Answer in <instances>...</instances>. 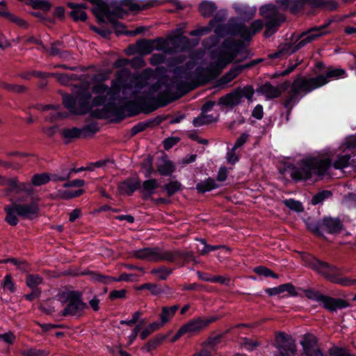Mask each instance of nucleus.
Listing matches in <instances>:
<instances>
[{
    "label": "nucleus",
    "instance_id": "obj_1",
    "mask_svg": "<svg viewBox=\"0 0 356 356\" xmlns=\"http://www.w3.org/2000/svg\"><path fill=\"white\" fill-rule=\"evenodd\" d=\"M147 83L148 77L144 72L131 75L128 70L122 69L117 72L111 88L99 83L90 90L88 84L81 83L73 96L64 95L63 102L73 114H84L94 107L102 106V117L123 118L138 114L144 102L162 88L159 81L147 92Z\"/></svg>",
    "mask_w": 356,
    "mask_h": 356
},
{
    "label": "nucleus",
    "instance_id": "obj_2",
    "mask_svg": "<svg viewBox=\"0 0 356 356\" xmlns=\"http://www.w3.org/2000/svg\"><path fill=\"white\" fill-rule=\"evenodd\" d=\"M247 57L248 54L241 45L226 41L220 49L211 54L209 63L205 68L196 69L195 76L192 72L195 65L193 60L186 62L184 66H177L174 70L175 79L168 92L181 88L183 83L193 78L207 80L216 76L231 62L240 63Z\"/></svg>",
    "mask_w": 356,
    "mask_h": 356
},
{
    "label": "nucleus",
    "instance_id": "obj_3",
    "mask_svg": "<svg viewBox=\"0 0 356 356\" xmlns=\"http://www.w3.org/2000/svg\"><path fill=\"white\" fill-rule=\"evenodd\" d=\"M344 145L343 153L332 155L331 159L323 156L307 158L298 166L289 168V173L293 179L307 180L325 175L332 166L342 170L350 164L351 155L346 150L356 147V138H348Z\"/></svg>",
    "mask_w": 356,
    "mask_h": 356
},
{
    "label": "nucleus",
    "instance_id": "obj_4",
    "mask_svg": "<svg viewBox=\"0 0 356 356\" xmlns=\"http://www.w3.org/2000/svg\"><path fill=\"white\" fill-rule=\"evenodd\" d=\"M129 257L152 263L166 261L183 265L192 254L179 250H165L158 246L145 247L129 252Z\"/></svg>",
    "mask_w": 356,
    "mask_h": 356
},
{
    "label": "nucleus",
    "instance_id": "obj_5",
    "mask_svg": "<svg viewBox=\"0 0 356 356\" xmlns=\"http://www.w3.org/2000/svg\"><path fill=\"white\" fill-rule=\"evenodd\" d=\"M325 84V79L323 77H318V76L312 78L298 77L291 83L289 95L284 102L285 106L291 108L298 102L300 97Z\"/></svg>",
    "mask_w": 356,
    "mask_h": 356
},
{
    "label": "nucleus",
    "instance_id": "obj_6",
    "mask_svg": "<svg viewBox=\"0 0 356 356\" xmlns=\"http://www.w3.org/2000/svg\"><path fill=\"white\" fill-rule=\"evenodd\" d=\"M4 211L6 213L5 220L14 226L18 223L17 216L25 219L36 218L39 213V207L35 200L27 202H15L11 205L6 206Z\"/></svg>",
    "mask_w": 356,
    "mask_h": 356
},
{
    "label": "nucleus",
    "instance_id": "obj_7",
    "mask_svg": "<svg viewBox=\"0 0 356 356\" xmlns=\"http://www.w3.org/2000/svg\"><path fill=\"white\" fill-rule=\"evenodd\" d=\"M307 265L333 283L341 284L343 286H356V279L337 275L335 266H330L315 258L309 259L307 261Z\"/></svg>",
    "mask_w": 356,
    "mask_h": 356
},
{
    "label": "nucleus",
    "instance_id": "obj_8",
    "mask_svg": "<svg viewBox=\"0 0 356 356\" xmlns=\"http://www.w3.org/2000/svg\"><path fill=\"white\" fill-rule=\"evenodd\" d=\"M260 15L266 19L264 36L268 38L275 33L284 20V16L280 13L277 6L265 5L260 8Z\"/></svg>",
    "mask_w": 356,
    "mask_h": 356
},
{
    "label": "nucleus",
    "instance_id": "obj_9",
    "mask_svg": "<svg viewBox=\"0 0 356 356\" xmlns=\"http://www.w3.org/2000/svg\"><path fill=\"white\" fill-rule=\"evenodd\" d=\"M323 34L324 33L323 32L321 28L312 29L309 31L302 34L301 40L295 47H293L289 44H284V45H281L279 47L277 51L270 54L269 57L270 58H277L285 54H292L299 49L303 47L307 44L311 42Z\"/></svg>",
    "mask_w": 356,
    "mask_h": 356
},
{
    "label": "nucleus",
    "instance_id": "obj_10",
    "mask_svg": "<svg viewBox=\"0 0 356 356\" xmlns=\"http://www.w3.org/2000/svg\"><path fill=\"white\" fill-rule=\"evenodd\" d=\"M254 90L251 86L238 88L234 91L220 98L218 104L228 107H234L239 104L243 98L252 102Z\"/></svg>",
    "mask_w": 356,
    "mask_h": 356
},
{
    "label": "nucleus",
    "instance_id": "obj_11",
    "mask_svg": "<svg viewBox=\"0 0 356 356\" xmlns=\"http://www.w3.org/2000/svg\"><path fill=\"white\" fill-rule=\"evenodd\" d=\"M230 32L237 35L244 40H250L257 33L259 32L264 27V22L261 19L254 20L250 25L243 22L229 24Z\"/></svg>",
    "mask_w": 356,
    "mask_h": 356
},
{
    "label": "nucleus",
    "instance_id": "obj_12",
    "mask_svg": "<svg viewBox=\"0 0 356 356\" xmlns=\"http://www.w3.org/2000/svg\"><path fill=\"white\" fill-rule=\"evenodd\" d=\"M63 296L68 302L63 310V315L79 316L86 309V305L81 301L76 293L67 292Z\"/></svg>",
    "mask_w": 356,
    "mask_h": 356
},
{
    "label": "nucleus",
    "instance_id": "obj_13",
    "mask_svg": "<svg viewBox=\"0 0 356 356\" xmlns=\"http://www.w3.org/2000/svg\"><path fill=\"white\" fill-rule=\"evenodd\" d=\"M309 297L323 305V307L330 312L348 307V303L341 298H334L321 294L318 292H312Z\"/></svg>",
    "mask_w": 356,
    "mask_h": 356
},
{
    "label": "nucleus",
    "instance_id": "obj_14",
    "mask_svg": "<svg viewBox=\"0 0 356 356\" xmlns=\"http://www.w3.org/2000/svg\"><path fill=\"white\" fill-rule=\"evenodd\" d=\"M275 346L282 356H293L296 353V346L283 333H277L275 336Z\"/></svg>",
    "mask_w": 356,
    "mask_h": 356
},
{
    "label": "nucleus",
    "instance_id": "obj_15",
    "mask_svg": "<svg viewBox=\"0 0 356 356\" xmlns=\"http://www.w3.org/2000/svg\"><path fill=\"white\" fill-rule=\"evenodd\" d=\"M166 41L163 39L156 40H141L136 42V51L142 55L149 54L154 50L165 51Z\"/></svg>",
    "mask_w": 356,
    "mask_h": 356
},
{
    "label": "nucleus",
    "instance_id": "obj_16",
    "mask_svg": "<svg viewBox=\"0 0 356 356\" xmlns=\"http://www.w3.org/2000/svg\"><path fill=\"white\" fill-rule=\"evenodd\" d=\"M301 344L307 356H324L318 347L317 339L314 334H305L302 337Z\"/></svg>",
    "mask_w": 356,
    "mask_h": 356
},
{
    "label": "nucleus",
    "instance_id": "obj_17",
    "mask_svg": "<svg viewBox=\"0 0 356 356\" xmlns=\"http://www.w3.org/2000/svg\"><path fill=\"white\" fill-rule=\"evenodd\" d=\"M214 321L213 318H195L187 323L182 325V328L185 334L193 335L202 329L205 328L209 323Z\"/></svg>",
    "mask_w": 356,
    "mask_h": 356
},
{
    "label": "nucleus",
    "instance_id": "obj_18",
    "mask_svg": "<svg viewBox=\"0 0 356 356\" xmlns=\"http://www.w3.org/2000/svg\"><path fill=\"white\" fill-rule=\"evenodd\" d=\"M256 63V61H252L248 64L232 68L227 73L220 79L219 85L221 86H227L240 74L243 69L250 67Z\"/></svg>",
    "mask_w": 356,
    "mask_h": 356
},
{
    "label": "nucleus",
    "instance_id": "obj_19",
    "mask_svg": "<svg viewBox=\"0 0 356 356\" xmlns=\"http://www.w3.org/2000/svg\"><path fill=\"white\" fill-rule=\"evenodd\" d=\"M140 186V181L138 178L127 179L118 185L121 193L128 195H131Z\"/></svg>",
    "mask_w": 356,
    "mask_h": 356
},
{
    "label": "nucleus",
    "instance_id": "obj_20",
    "mask_svg": "<svg viewBox=\"0 0 356 356\" xmlns=\"http://www.w3.org/2000/svg\"><path fill=\"white\" fill-rule=\"evenodd\" d=\"M341 222L337 218H325L322 222V230L330 234H335L342 229Z\"/></svg>",
    "mask_w": 356,
    "mask_h": 356
},
{
    "label": "nucleus",
    "instance_id": "obj_21",
    "mask_svg": "<svg viewBox=\"0 0 356 356\" xmlns=\"http://www.w3.org/2000/svg\"><path fill=\"white\" fill-rule=\"evenodd\" d=\"M175 170V167L172 161L165 157H161L157 163V171L162 176L171 175Z\"/></svg>",
    "mask_w": 356,
    "mask_h": 356
},
{
    "label": "nucleus",
    "instance_id": "obj_22",
    "mask_svg": "<svg viewBox=\"0 0 356 356\" xmlns=\"http://www.w3.org/2000/svg\"><path fill=\"white\" fill-rule=\"evenodd\" d=\"M346 76V72L341 68L329 67L325 72V74L318 75V77H323L326 83L331 79H342Z\"/></svg>",
    "mask_w": 356,
    "mask_h": 356
},
{
    "label": "nucleus",
    "instance_id": "obj_23",
    "mask_svg": "<svg viewBox=\"0 0 356 356\" xmlns=\"http://www.w3.org/2000/svg\"><path fill=\"white\" fill-rule=\"evenodd\" d=\"M159 4L158 0H149L144 3H139L132 0L127 1L124 5L127 6L129 10L139 11L151 8Z\"/></svg>",
    "mask_w": 356,
    "mask_h": 356
},
{
    "label": "nucleus",
    "instance_id": "obj_24",
    "mask_svg": "<svg viewBox=\"0 0 356 356\" xmlns=\"http://www.w3.org/2000/svg\"><path fill=\"white\" fill-rule=\"evenodd\" d=\"M285 291L288 292L291 296H296L297 294L295 287L290 283L282 284L266 290L267 293L270 296H275Z\"/></svg>",
    "mask_w": 356,
    "mask_h": 356
},
{
    "label": "nucleus",
    "instance_id": "obj_25",
    "mask_svg": "<svg viewBox=\"0 0 356 356\" xmlns=\"http://www.w3.org/2000/svg\"><path fill=\"white\" fill-rule=\"evenodd\" d=\"M178 309L179 305H177L171 307H163L160 315L161 321L159 323H163V326L166 323L169 322L173 318Z\"/></svg>",
    "mask_w": 356,
    "mask_h": 356
},
{
    "label": "nucleus",
    "instance_id": "obj_26",
    "mask_svg": "<svg viewBox=\"0 0 356 356\" xmlns=\"http://www.w3.org/2000/svg\"><path fill=\"white\" fill-rule=\"evenodd\" d=\"M68 6L72 9L70 13V15L75 21L84 22L87 19L86 13L81 9V6H79L76 3H69Z\"/></svg>",
    "mask_w": 356,
    "mask_h": 356
},
{
    "label": "nucleus",
    "instance_id": "obj_27",
    "mask_svg": "<svg viewBox=\"0 0 356 356\" xmlns=\"http://www.w3.org/2000/svg\"><path fill=\"white\" fill-rule=\"evenodd\" d=\"M168 335L159 334L152 338L151 340L147 341L144 346L142 348V350L144 352H150L155 349L158 346L161 344L167 338Z\"/></svg>",
    "mask_w": 356,
    "mask_h": 356
},
{
    "label": "nucleus",
    "instance_id": "obj_28",
    "mask_svg": "<svg viewBox=\"0 0 356 356\" xmlns=\"http://www.w3.org/2000/svg\"><path fill=\"white\" fill-rule=\"evenodd\" d=\"M260 90L268 99L276 98L281 95L280 89L270 83L264 84Z\"/></svg>",
    "mask_w": 356,
    "mask_h": 356
},
{
    "label": "nucleus",
    "instance_id": "obj_29",
    "mask_svg": "<svg viewBox=\"0 0 356 356\" xmlns=\"http://www.w3.org/2000/svg\"><path fill=\"white\" fill-rule=\"evenodd\" d=\"M217 9V7L213 1H203L200 3L199 10L204 17L211 16Z\"/></svg>",
    "mask_w": 356,
    "mask_h": 356
},
{
    "label": "nucleus",
    "instance_id": "obj_30",
    "mask_svg": "<svg viewBox=\"0 0 356 356\" xmlns=\"http://www.w3.org/2000/svg\"><path fill=\"white\" fill-rule=\"evenodd\" d=\"M60 106L54 105H41L38 106V109L40 111H50V120H56L58 118H63L65 117V115L58 111Z\"/></svg>",
    "mask_w": 356,
    "mask_h": 356
},
{
    "label": "nucleus",
    "instance_id": "obj_31",
    "mask_svg": "<svg viewBox=\"0 0 356 356\" xmlns=\"http://www.w3.org/2000/svg\"><path fill=\"white\" fill-rule=\"evenodd\" d=\"M218 187L214 179L208 178L206 180L200 182L196 186V189L200 193H205L211 191Z\"/></svg>",
    "mask_w": 356,
    "mask_h": 356
},
{
    "label": "nucleus",
    "instance_id": "obj_32",
    "mask_svg": "<svg viewBox=\"0 0 356 356\" xmlns=\"http://www.w3.org/2000/svg\"><path fill=\"white\" fill-rule=\"evenodd\" d=\"M172 269L165 266L154 268L150 270V273L159 280H165L172 273Z\"/></svg>",
    "mask_w": 356,
    "mask_h": 356
},
{
    "label": "nucleus",
    "instance_id": "obj_33",
    "mask_svg": "<svg viewBox=\"0 0 356 356\" xmlns=\"http://www.w3.org/2000/svg\"><path fill=\"white\" fill-rule=\"evenodd\" d=\"M163 327V323L158 321L153 322L145 327L140 332V337L142 340H145L148 336L153 332L159 330Z\"/></svg>",
    "mask_w": 356,
    "mask_h": 356
},
{
    "label": "nucleus",
    "instance_id": "obj_34",
    "mask_svg": "<svg viewBox=\"0 0 356 356\" xmlns=\"http://www.w3.org/2000/svg\"><path fill=\"white\" fill-rule=\"evenodd\" d=\"M159 186V184L155 179H149L143 183V190L147 195H152Z\"/></svg>",
    "mask_w": 356,
    "mask_h": 356
},
{
    "label": "nucleus",
    "instance_id": "obj_35",
    "mask_svg": "<svg viewBox=\"0 0 356 356\" xmlns=\"http://www.w3.org/2000/svg\"><path fill=\"white\" fill-rule=\"evenodd\" d=\"M134 277V275L133 274L122 273V274H121L118 277H112L103 276L102 275V276L99 277V280L102 282H105V283H108V282H111V281H114V282H120V281L129 282V281H133L134 280V279H133Z\"/></svg>",
    "mask_w": 356,
    "mask_h": 356
},
{
    "label": "nucleus",
    "instance_id": "obj_36",
    "mask_svg": "<svg viewBox=\"0 0 356 356\" xmlns=\"http://www.w3.org/2000/svg\"><path fill=\"white\" fill-rule=\"evenodd\" d=\"M42 282V277L36 274H29L26 278V284L31 289H38V286L41 284Z\"/></svg>",
    "mask_w": 356,
    "mask_h": 356
},
{
    "label": "nucleus",
    "instance_id": "obj_37",
    "mask_svg": "<svg viewBox=\"0 0 356 356\" xmlns=\"http://www.w3.org/2000/svg\"><path fill=\"white\" fill-rule=\"evenodd\" d=\"M51 178L47 173L35 175L31 179V184L33 186H39L48 183Z\"/></svg>",
    "mask_w": 356,
    "mask_h": 356
},
{
    "label": "nucleus",
    "instance_id": "obj_38",
    "mask_svg": "<svg viewBox=\"0 0 356 356\" xmlns=\"http://www.w3.org/2000/svg\"><path fill=\"white\" fill-rule=\"evenodd\" d=\"M216 120L211 115H204V113H202V115L199 117L195 118L193 120V124L195 127H200L202 125L209 124L213 122H215Z\"/></svg>",
    "mask_w": 356,
    "mask_h": 356
},
{
    "label": "nucleus",
    "instance_id": "obj_39",
    "mask_svg": "<svg viewBox=\"0 0 356 356\" xmlns=\"http://www.w3.org/2000/svg\"><path fill=\"white\" fill-rule=\"evenodd\" d=\"M181 188V184L178 181H171L163 186L164 190L169 197L180 191Z\"/></svg>",
    "mask_w": 356,
    "mask_h": 356
},
{
    "label": "nucleus",
    "instance_id": "obj_40",
    "mask_svg": "<svg viewBox=\"0 0 356 356\" xmlns=\"http://www.w3.org/2000/svg\"><path fill=\"white\" fill-rule=\"evenodd\" d=\"M237 12L244 18L250 19L254 17L256 13V8H249L245 6L236 7Z\"/></svg>",
    "mask_w": 356,
    "mask_h": 356
},
{
    "label": "nucleus",
    "instance_id": "obj_41",
    "mask_svg": "<svg viewBox=\"0 0 356 356\" xmlns=\"http://www.w3.org/2000/svg\"><path fill=\"white\" fill-rule=\"evenodd\" d=\"M29 4L35 9L47 11L51 8V4L46 0H29Z\"/></svg>",
    "mask_w": 356,
    "mask_h": 356
},
{
    "label": "nucleus",
    "instance_id": "obj_42",
    "mask_svg": "<svg viewBox=\"0 0 356 356\" xmlns=\"http://www.w3.org/2000/svg\"><path fill=\"white\" fill-rule=\"evenodd\" d=\"M306 226L308 229L315 234H321L322 230V222L319 224L315 220L308 218L305 221Z\"/></svg>",
    "mask_w": 356,
    "mask_h": 356
},
{
    "label": "nucleus",
    "instance_id": "obj_43",
    "mask_svg": "<svg viewBox=\"0 0 356 356\" xmlns=\"http://www.w3.org/2000/svg\"><path fill=\"white\" fill-rule=\"evenodd\" d=\"M332 193L329 191H323L316 194L312 199L311 202L313 205L321 203L324 200L331 197Z\"/></svg>",
    "mask_w": 356,
    "mask_h": 356
},
{
    "label": "nucleus",
    "instance_id": "obj_44",
    "mask_svg": "<svg viewBox=\"0 0 356 356\" xmlns=\"http://www.w3.org/2000/svg\"><path fill=\"white\" fill-rule=\"evenodd\" d=\"M83 130L78 128L65 129L63 130V136L66 138H76L81 136Z\"/></svg>",
    "mask_w": 356,
    "mask_h": 356
},
{
    "label": "nucleus",
    "instance_id": "obj_45",
    "mask_svg": "<svg viewBox=\"0 0 356 356\" xmlns=\"http://www.w3.org/2000/svg\"><path fill=\"white\" fill-rule=\"evenodd\" d=\"M284 204L286 207L296 212H300L303 210L302 204L300 202L294 200L293 199L284 200Z\"/></svg>",
    "mask_w": 356,
    "mask_h": 356
},
{
    "label": "nucleus",
    "instance_id": "obj_46",
    "mask_svg": "<svg viewBox=\"0 0 356 356\" xmlns=\"http://www.w3.org/2000/svg\"><path fill=\"white\" fill-rule=\"evenodd\" d=\"M138 290L147 289L149 290L153 295H158L162 292L161 288L156 284L153 283H145L138 288Z\"/></svg>",
    "mask_w": 356,
    "mask_h": 356
},
{
    "label": "nucleus",
    "instance_id": "obj_47",
    "mask_svg": "<svg viewBox=\"0 0 356 356\" xmlns=\"http://www.w3.org/2000/svg\"><path fill=\"white\" fill-rule=\"evenodd\" d=\"M1 87L7 90L9 92L15 93H21L25 90V88L22 85L8 84L6 83H2L1 84Z\"/></svg>",
    "mask_w": 356,
    "mask_h": 356
},
{
    "label": "nucleus",
    "instance_id": "obj_48",
    "mask_svg": "<svg viewBox=\"0 0 356 356\" xmlns=\"http://www.w3.org/2000/svg\"><path fill=\"white\" fill-rule=\"evenodd\" d=\"M254 271L257 274H258L259 275H263L266 277H272L274 278H277V275L276 274H275L271 270H270L266 267H264V266L256 267L254 268Z\"/></svg>",
    "mask_w": 356,
    "mask_h": 356
},
{
    "label": "nucleus",
    "instance_id": "obj_49",
    "mask_svg": "<svg viewBox=\"0 0 356 356\" xmlns=\"http://www.w3.org/2000/svg\"><path fill=\"white\" fill-rule=\"evenodd\" d=\"M92 170L90 168H83V167H81V168H77V169H73V170H71L65 176H58V175H53L52 176V179L54 180V181H63V180H67V179H69L70 176H71V173L72 172H74L76 173L77 172H80L81 171H83V170Z\"/></svg>",
    "mask_w": 356,
    "mask_h": 356
},
{
    "label": "nucleus",
    "instance_id": "obj_50",
    "mask_svg": "<svg viewBox=\"0 0 356 356\" xmlns=\"http://www.w3.org/2000/svg\"><path fill=\"white\" fill-rule=\"evenodd\" d=\"M6 263H12L13 265L16 266L19 269L23 271L27 269V264L24 261H18L14 258L0 260V264Z\"/></svg>",
    "mask_w": 356,
    "mask_h": 356
},
{
    "label": "nucleus",
    "instance_id": "obj_51",
    "mask_svg": "<svg viewBox=\"0 0 356 356\" xmlns=\"http://www.w3.org/2000/svg\"><path fill=\"white\" fill-rule=\"evenodd\" d=\"M1 286L5 290H8L12 293L15 290V284L12 280V277L10 275H6L5 276L3 282Z\"/></svg>",
    "mask_w": 356,
    "mask_h": 356
},
{
    "label": "nucleus",
    "instance_id": "obj_52",
    "mask_svg": "<svg viewBox=\"0 0 356 356\" xmlns=\"http://www.w3.org/2000/svg\"><path fill=\"white\" fill-rule=\"evenodd\" d=\"M307 3V0H291L290 10L295 13L301 10L304 5Z\"/></svg>",
    "mask_w": 356,
    "mask_h": 356
},
{
    "label": "nucleus",
    "instance_id": "obj_53",
    "mask_svg": "<svg viewBox=\"0 0 356 356\" xmlns=\"http://www.w3.org/2000/svg\"><path fill=\"white\" fill-rule=\"evenodd\" d=\"M199 241H200L202 243V244H203V245H204L203 248L202 250H200V252L202 254H207L211 251L218 250L222 247L221 245H208V244H207L206 241L204 239H200Z\"/></svg>",
    "mask_w": 356,
    "mask_h": 356
},
{
    "label": "nucleus",
    "instance_id": "obj_54",
    "mask_svg": "<svg viewBox=\"0 0 356 356\" xmlns=\"http://www.w3.org/2000/svg\"><path fill=\"white\" fill-rule=\"evenodd\" d=\"M143 168L145 170V176L148 178L152 175L154 170L152 168V158L148 157L145 162L143 163Z\"/></svg>",
    "mask_w": 356,
    "mask_h": 356
},
{
    "label": "nucleus",
    "instance_id": "obj_55",
    "mask_svg": "<svg viewBox=\"0 0 356 356\" xmlns=\"http://www.w3.org/2000/svg\"><path fill=\"white\" fill-rule=\"evenodd\" d=\"M0 341H3L8 345H11L15 341V336L11 332L1 334H0Z\"/></svg>",
    "mask_w": 356,
    "mask_h": 356
},
{
    "label": "nucleus",
    "instance_id": "obj_56",
    "mask_svg": "<svg viewBox=\"0 0 356 356\" xmlns=\"http://www.w3.org/2000/svg\"><path fill=\"white\" fill-rule=\"evenodd\" d=\"M330 356H353L346 349L334 347L330 350Z\"/></svg>",
    "mask_w": 356,
    "mask_h": 356
},
{
    "label": "nucleus",
    "instance_id": "obj_57",
    "mask_svg": "<svg viewBox=\"0 0 356 356\" xmlns=\"http://www.w3.org/2000/svg\"><path fill=\"white\" fill-rule=\"evenodd\" d=\"M129 64L134 68H140L145 65V63L143 56H140L129 60Z\"/></svg>",
    "mask_w": 356,
    "mask_h": 356
},
{
    "label": "nucleus",
    "instance_id": "obj_58",
    "mask_svg": "<svg viewBox=\"0 0 356 356\" xmlns=\"http://www.w3.org/2000/svg\"><path fill=\"white\" fill-rule=\"evenodd\" d=\"M165 56L161 54H154L150 58V63L152 65H157L163 63Z\"/></svg>",
    "mask_w": 356,
    "mask_h": 356
},
{
    "label": "nucleus",
    "instance_id": "obj_59",
    "mask_svg": "<svg viewBox=\"0 0 356 356\" xmlns=\"http://www.w3.org/2000/svg\"><path fill=\"white\" fill-rule=\"evenodd\" d=\"M127 291L125 289L114 290L110 293L111 299L123 298L125 297Z\"/></svg>",
    "mask_w": 356,
    "mask_h": 356
},
{
    "label": "nucleus",
    "instance_id": "obj_60",
    "mask_svg": "<svg viewBox=\"0 0 356 356\" xmlns=\"http://www.w3.org/2000/svg\"><path fill=\"white\" fill-rule=\"evenodd\" d=\"M212 283H220L222 284L228 285L230 282V279L227 276H213Z\"/></svg>",
    "mask_w": 356,
    "mask_h": 356
},
{
    "label": "nucleus",
    "instance_id": "obj_61",
    "mask_svg": "<svg viewBox=\"0 0 356 356\" xmlns=\"http://www.w3.org/2000/svg\"><path fill=\"white\" fill-rule=\"evenodd\" d=\"M248 138V134L246 133H244L240 136V137L236 140V143H234L233 147L234 149H237L240 147H241L244 143H246L247 140Z\"/></svg>",
    "mask_w": 356,
    "mask_h": 356
},
{
    "label": "nucleus",
    "instance_id": "obj_62",
    "mask_svg": "<svg viewBox=\"0 0 356 356\" xmlns=\"http://www.w3.org/2000/svg\"><path fill=\"white\" fill-rule=\"evenodd\" d=\"M235 149H234V147H232V149L229 150L227 154V159L228 162L232 164L236 163L238 160V157L234 152Z\"/></svg>",
    "mask_w": 356,
    "mask_h": 356
},
{
    "label": "nucleus",
    "instance_id": "obj_63",
    "mask_svg": "<svg viewBox=\"0 0 356 356\" xmlns=\"http://www.w3.org/2000/svg\"><path fill=\"white\" fill-rule=\"evenodd\" d=\"M252 115L257 119H261L263 118V107L261 105H257L252 111Z\"/></svg>",
    "mask_w": 356,
    "mask_h": 356
},
{
    "label": "nucleus",
    "instance_id": "obj_64",
    "mask_svg": "<svg viewBox=\"0 0 356 356\" xmlns=\"http://www.w3.org/2000/svg\"><path fill=\"white\" fill-rule=\"evenodd\" d=\"M22 354L24 356H41L42 355V352L35 349H29L24 350Z\"/></svg>",
    "mask_w": 356,
    "mask_h": 356
}]
</instances>
